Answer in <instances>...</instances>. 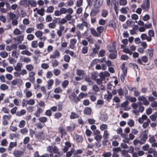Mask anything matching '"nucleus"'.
I'll return each instance as SVG.
<instances>
[{
  "mask_svg": "<svg viewBox=\"0 0 157 157\" xmlns=\"http://www.w3.org/2000/svg\"><path fill=\"white\" fill-rule=\"evenodd\" d=\"M137 99L139 101H143V104L146 106H148L149 105V102L155 101V98L152 96H149L148 97V100L144 95L139 96Z\"/></svg>",
  "mask_w": 157,
  "mask_h": 157,
  "instance_id": "f257e3e1",
  "label": "nucleus"
},
{
  "mask_svg": "<svg viewBox=\"0 0 157 157\" xmlns=\"http://www.w3.org/2000/svg\"><path fill=\"white\" fill-rule=\"evenodd\" d=\"M47 150L48 152L50 153L49 155L50 157H52L53 153L57 154L59 155L60 156L62 155V153H61L59 151V149L57 147L52 146H48L47 148Z\"/></svg>",
  "mask_w": 157,
  "mask_h": 157,
  "instance_id": "f03ea898",
  "label": "nucleus"
},
{
  "mask_svg": "<svg viewBox=\"0 0 157 157\" xmlns=\"http://www.w3.org/2000/svg\"><path fill=\"white\" fill-rule=\"evenodd\" d=\"M60 22H62V23L58 24L59 26V29L57 31V34L59 37L62 36V32L65 29V26H63V25L66 23L67 21L64 18H61Z\"/></svg>",
  "mask_w": 157,
  "mask_h": 157,
  "instance_id": "7ed1b4c3",
  "label": "nucleus"
},
{
  "mask_svg": "<svg viewBox=\"0 0 157 157\" xmlns=\"http://www.w3.org/2000/svg\"><path fill=\"white\" fill-rule=\"evenodd\" d=\"M60 19L61 18L59 17H54L52 22L49 24V28L52 29H55L56 26V24H58L62 23V22H60Z\"/></svg>",
  "mask_w": 157,
  "mask_h": 157,
  "instance_id": "20e7f679",
  "label": "nucleus"
},
{
  "mask_svg": "<svg viewBox=\"0 0 157 157\" xmlns=\"http://www.w3.org/2000/svg\"><path fill=\"white\" fill-rule=\"evenodd\" d=\"M125 63H123L121 67V69L122 70L123 72V74L124 75H122L121 76V81L122 82H124V76H126L127 75V68L125 66Z\"/></svg>",
  "mask_w": 157,
  "mask_h": 157,
  "instance_id": "39448f33",
  "label": "nucleus"
},
{
  "mask_svg": "<svg viewBox=\"0 0 157 157\" xmlns=\"http://www.w3.org/2000/svg\"><path fill=\"white\" fill-rule=\"evenodd\" d=\"M141 7L145 11H147L150 7V3L149 0H145L143 3L141 5Z\"/></svg>",
  "mask_w": 157,
  "mask_h": 157,
  "instance_id": "423d86ee",
  "label": "nucleus"
},
{
  "mask_svg": "<svg viewBox=\"0 0 157 157\" xmlns=\"http://www.w3.org/2000/svg\"><path fill=\"white\" fill-rule=\"evenodd\" d=\"M140 144H143L145 143L146 140L148 138V135L145 132L142 133L140 135Z\"/></svg>",
  "mask_w": 157,
  "mask_h": 157,
  "instance_id": "0eeeda50",
  "label": "nucleus"
},
{
  "mask_svg": "<svg viewBox=\"0 0 157 157\" xmlns=\"http://www.w3.org/2000/svg\"><path fill=\"white\" fill-rule=\"evenodd\" d=\"M69 97L71 101H74L76 103H77L80 101V100H79V98L77 96L74 92L70 94Z\"/></svg>",
  "mask_w": 157,
  "mask_h": 157,
  "instance_id": "6e6552de",
  "label": "nucleus"
},
{
  "mask_svg": "<svg viewBox=\"0 0 157 157\" xmlns=\"http://www.w3.org/2000/svg\"><path fill=\"white\" fill-rule=\"evenodd\" d=\"M11 118V115H5L2 117V124L4 125H6L8 124L9 122L8 120H10Z\"/></svg>",
  "mask_w": 157,
  "mask_h": 157,
  "instance_id": "1a4fd4ad",
  "label": "nucleus"
},
{
  "mask_svg": "<svg viewBox=\"0 0 157 157\" xmlns=\"http://www.w3.org/2000/svg\"><path fill=\"white\" fill-rule=\"evenodd\" d=\"M144 110V107L143 106L138 107V110H132V112L136 116L139 115V112L142 113Z\"/></svg>",
  "mask_w": 157,
  "mask_h": 157,
  "instance_id": "9d476101",
  "label": "nucleus"
},
{
  "mask_svg": "<svg viewBox=\"0 0 157 157\" xmlns=\"http://www.w3.org/2000/svg\"><path fill=\"white\" fill-rule=\"evenodd\" d=\"M58 131L59 133L61 134V138H63V136H65L67 134V131L63 127H59L58 128Z\"/></svg>",
  "mask_w": 157,
  "mask_h": 157,
  "instance_id": "9b49d317",
  "label": "nucleus"
},
{
  "mask_svg": "<svg viewBox=\"0 0 157 157\" xmlns=\"http://www.w3.org/2000/svg\"><path fill=\"white\" fill-rule=\"evenodd\" d=\"M115 42L113 41L112 43V46H107V48L108 51L109 52H115L116 51V45H115Z\"/></svg>",
  "mask_w": 157,
  "mask_h": 157,
  "instance_id": "f8f14e48",
  "label": "nucleus"
},
{
  "mask_svg": "<svg viewBox=\"0 0 157 157\" xmlns=\"http://www.w3.org/2000/svg\"><path fill=\"white\" fill-rule=\"evenodd\" d=\"M23 83V81L22 79L20 78H17L13 80L11 82V84L13 86L18 85L20 86Z\"/></svg>",
  "mask_w": 157,
  "mask_h": 157,
  "instance_id": "ddd939ff",
  "label": "nucleus"
},
{
  "mask_svg": "<svg viewBox=\"0 0 157 157\" xmlns=\"http://www.w3.org/2000/svg\"><path fill=\"white\" fill-rule=\"evenodd\" d=\"M60 56V54L59 51L57 50L56 49L53 52L52 54L50 55V58L51 59H56L59 58Z\"/></svg>",
  "mask_w": 157,
  "mask_h": 157,
  "instance_id": "4468645a",
  "label": "nucleus"
},
{
  "mask_svg": "<svg viewBox=\"0 0 157 157\" xmlns=\"http://www.w3.org/2000/svg\"><path fill=\"white\" fill-rule=\"evenodd\" d=\"M35 75L36 73L33 71H30L29 73V80L33 83L35 81Z\"/></svg>",
  "mask_w": 157,
  "mask_h": 157,
  "instance_id": "2eb2a0df",
  "label": "nucleus"
},
{
  "mask_svg": "<svg viewBox=\"0 0 157 157\" xmlns=\"http://www.w3.org/2000/svg\"><path fill=\"white\" fill-rule=\"evenodd\" d=\"M148 61V58L146 56H142L141 59L138 58L137 60V62L140 65L143 64L142 61L145 63H146Z\"/></svg>",
  "mask_w": 157,
  "mask_h": 157,
  "instance_id": "dca6fc26",
  "label": "nucleus"
},
{
  "mask_svg": "<svg viewBox=\"0 0 157 157\" xmlns=\"http://www.w3.org/2000/svg\"><path fill=\"white\" fill-rule=\"evenodd\" d=\"M74 138L78 143H81L83 141V138L82 135L78 134L77 133L75 134Z\"/></svg>",
  "mask_w": 157,
  "mask_h": 157,
  "instance_id": "f3484780",
  "label": "nucleus"
},
{
  "mask_svg": "<svg viewBox=\"0 0 157 157\" xmlns=\"http://www.w3.org/2000/svg\"><path fill=\"white\" fill-rule=\"evenodd\" d=\"M24 153L23 151L18 150H15L13 152V154L15 157H21Z\"/></svg>",
  "mask_w": 157,
  "mask_h": 157,
  "instance_id": "a211bd4d",
  "label": "nucleus"
},
{
  "mask_svg": "<svg viewBox=\"0 0 157 157\" xmlns=\"http://www.w3.org/2000/svg\"><path fill=\"white\" fill-rule=\"evenodd\" d=\"M76 125L75 124L72 123L70 124V126L66 127V129L68 132H72L75 129Z\"/></svg>",
  "mask_w": 157,
  "mask_h": 157,
  "instance_id": "6ab92c4d",
  "label": "nucleus"
},
{
  "mask_svg": "<svg viewBox=\"0 0 157 157\" xmlns=\"http://www.w3.org/2000/svg\"><path fill=\"white\" fill-rule=\"evenodd\" d=\"M108 94H105L104 95V98L106 101H108L109 102L111 99L112 97V94L109 91H107Z\"/></svg>",
  "mask_w": 157,
  "mask_h": 157,
  "instance_id": "aec40b11",
  "label": "nucleus"
},
{
  "mask_svg": "<svg viewBox=\"0 0 157 157\" xmlns=\"http://www.w3.org/2000/svg\"><path fill=\"white\" fill-rule=\"evenodd\" d=\"M103 0H98L97 2H94V8L98 9L101 7L103 4Z\"/></svg>",
  "mask_w": 157,
  "mask_h": 157,
  "instance_id": "412c9836",
  "label": "nucleus"
},
{
  "mask_svg": "<svg viewBox=\"0 0 157 157\" xmlns=\"http://www.w3.org/2000/svg\"><path fill=\"white\" fill-rule=\"evenodd\" d=\"M77 42V40L76 39L73 38L71 39L70 40V48L72 49H74L75 47V45Z\"/></svg>",
  "mask_w": 157,
  "mask_h": 157,
  "instance_id": "4be33fe9",
  "label": "nucleus"
},
{
  "mask_svg": "<svg viewBox=\"0 0 157 157\" xmlns=\"http://www.w3.org/2000/svg\"><path fill=\"white\" fill-rule=\"evenodd\" d=\"M24 35L17 36L16 38H15L14 40L16 41V42H17L16 41H17V44H21L22 41L24 40Z\"/></svg>",
  "mask_w": 157,
  "mask_h": 157,
  "instance_id": "5701e85b",
  "label": "nucleus"
},
{
  "mask_svg": "<svg viewBox=\"0 0 157 157\" xmlns=\"http://www.w3.org/2000/svg\"><path fill=\"white\" fill-rule=\"evenodd\" d=\"M99 10L98 9H93L90 13V15L91 17L96 16L99 13Z\"/></svg>",
  "mask_w": 157,
  "mask_h": 157,
  "instance_id": "b1692460",
  "label": "nucleus"
},
{
  "mask_svg": "<svg viewBox=\"0 0 157 157\" xmlns=\"http://www.w3.org/2000/svg\"><path fill=\"white\" fill-rule=\"evenodd\" d=\"M148 40L150 41L152 40V37L155 36V33L153 30H150L148 31Z\"/></svg>",
  "mask_w": 157,
  "mask_h": 157,
  "instance_id": "393cba45",
  "label": "nucleus"
},
{
  "mask_svg": "<svg viewBox=\"0 0 157 157\" xmlns=\"http://www.w3.org/2000/svg\"><path fill=\"white\" fill-rule=\"evenodd\" d=\"M17 142H10L8 148V151H11L15 147H17Z\"/></svg>",
  "mask_w": 157,
  "mask_h": 157,
  "instance_id": "a878e982",
  "label": "nucleus"
},
{
  "mask_svg": "<svg viewBox=\"0 0 157 157\" xmlns=\"http://www.w3.org/2000/svg\"><path fill=\"white\" fill-rule=\"evenodd\" d=\"M20 61L21 62H24L28 63L31 62V59L29 58L23 56L20 58Z\"/></svg>",
  "mask_w": 157,
  "mask_h": 157,
  "instance_id": "bb28decb",
  "label": "nucleus"
},
{
  "mask_svg": "<svg viewBox=\"0 0 157 157\" xmlns=\"http://www.w3.org/2000/svg\"><path fill=\"white\" fill-rule=\"evenodd\" d=\"M22 67V64L21 63L18 62L17 63L16 65L14 67V69L16 71H21Z\"/></svg>",
  "mask_w": 157,
  "mask_h": 157,
  "instance_id": "cd10ccee",
  "label": "nucleus"
},
{
  "mask_svg": "<svg viewBox=\"0 0 157 157\" xmlns=\"http://www.w3.org/2000/svg\"><path fill=\"white\" fill-rule=\"evenodd\" d=\"M43 111V109L40 107H37V111L34 113V115L36 117H39L40 115V114L42 113Z\"/></svg>",
  "mask_w": 157,
  "mask_h": 157,
  "instance_id": "c85d7f7f",
  "label": "nucleus"
},
{
  "mask_svg": "<svg viewBox=\"0 0 157 157\" xmlns=\"http://www.w3.org/2000/svg\"><path fill=\"white\" fill-rule=\"evenodd\" d=\"M20 4L21 5L23 6L25 8L29 6V2L27 0L21 1L20 2Z\"/></svg>",
  "mask_w": 157,
  "mask_h": 157,
  "instance_id": "c756f323",
  "label": "nucleus"
},
{
  "mask_svg": "<svg viewBox=\"0 0 157 157\" xmlns=\"http://www.w3.org/2000/svg\"><path fill=\"white\" fill-rule=\"evenodd\" d=\"M91 34L94 36L95 37H99V35L96 32L95 29L92 28L90 29Z\"/></svg>",
  "mask_w": 157,
  "mask_h": 157,
  "instance_id": "7c9ffc66",
  "label": "nucleus"
},
{
  "mask_svg": "<svg viewBox=\"0 0 157 157\" xmlns=\"http://www.w3.org/2000/svg\"><path fill=\"white\" fill-rule=\"evenodd\" d=\"M79 116V115L78 114L74 112H71L70 117L71 119H74L75 118H78Z\"/></svg>",
  "mask_w": 157,
  "mask_h": 157,
  "instance_id": "2f4dec72",
  "label": "nucleus"
},
{
  "mask_svg": "<svg viewBox=\"0 0 157 157\" xmlns=\"http://www.w3.org/2000/svg\"><path fill=\"white\" fill-rule=\"evenodd\" d=\"M84 113L86 115H91V109L88 107L84 109Z\"/></svg>",
  "mask_w": 157,
  "mask_h": 157,
  "instance_id": "473e14b6",
  "label": "nucleus"
},
{
  "mask_svg": "<svg viewBox=\"0 0 157 157\" xmlns=\"http://www.w3.org/2000/svg\"><path fill=\"white\" fill-rule=\"evenodd\" d=\"M76 74L78 75L79 76H83L84 75L85 73L84 71L83 70L77 69L76 71Z\"/></svg>",
  "mask_w": 157,
  "mask_h": 157,
  "instance_id": "72a5a7b5",
  "label": "nucleus"
},
{
  "mask_svg": "<svg viewBox=\"0 0 157 157\" xmlns=\"http://www.w3.org/2000/svg\"><path fill=\"white\" fill-rule=\"evenodd\" d=\"M26 113V111L25 109H22L20 111H17L16 113V115L17 116H21L24 114Z\"/></svg>",
  "mask_w": 157,
  "mask_h": 157,
  "instance_id": "f704fd0d",
  "label": "nucleus"
},
{
  "mask_svg": "<svg viewBox=\"0 0 157 157\" xmlns=\"http://www.w3.org/2000/svg\"><path fill=\"white\" fill-rule=\"evenodd\" d=\"M75 152V150L73 148H72L70 151L67 152L66 153L67 157H71L72 154H74Z\"/></svg>",
  "mask_w": 157,
  "mask_h": 157,
  "instance_id": "c9c22d12",
  "label": "nucleus"
},
{
  "mask_svg": "<svg viewBox=\"0 0 157 157\" xmlns=\"http://www.w3.org/2000/svg\"><path fill=\"white\" fill-rule=\"evenodd\" d=\"M108 118L107 114H104L101 115L100 119L102 121H106Z\"/></svg>",
  "mask_w": 157,
  "mask_h": 157,
  "instance_id": "e433bc0d",
  "label": "nucleus"
},
{
  "mask_svg": "<svg viewBox=\"0 0 157 157\" xmlns=\"http://www.w3.org/2000/svg\"><path fill=\"white\" fill-rule=\"evenodd\" d=\"M121 108L122 109L126 110H127L128 109V100H126V101L123 102L121 104Z\"/></svg>",
  "mask_w": 157,
  "mask_h": 157,
  "instance_id": "4c0bfd02",
  "label": "nucleus"
},
{
  "mask_svg": "<svg viewBox=\"0 0 157 157\" xmlns=\"http://www.w3.org/2000/svg\"><path fill=\"white\" fill-rule=\"evenodd\" d=\"M20 135L17 133H11L9 135V138L11 140H12L14 138H18L20 136Z\"/></svg>",
  "mask_w": 157,
  "mask_h": 157,
  "instance_id": "58836bf2",
  "label": "nucleus"
},
{
  "mask_svg": "<svg viewBox=\"0 0 157 157\" xmlns=\"http://www.w3.org/2000/svg\"><path fill=\"white\" fill-rule=\"evenodd\" d=\"M104 30L103 27L102 26H99L97 27V30L98 32V33L99 35L100 36L101 34L103 32Z\"/></svg>",
  "mask_w": 157,
  "mask_h": 157,
  "instance_id": "ea45409f",
  "label": "nucleus"
},
{
  "mask_svg": "<svg viewBox=\"0 0 157 157\" xmlns=\"http://www.w3.org/2000/svg\"><path fill=\"white\" fill-rule=\"evenodd\" d=\"M96 93H91V95L89 96L90 100L92 101H95L97 99V98L95 95Z\"/></svg>",
  "mask_w": 157,
  "mask_h": 157,
  "instance_id": "a19ab883",
  "label": "nucleus"
},
{
  "mask_svg": "<svg viewBox=\"0 0 157 157\" xmlns=\"http://www.w3.org/2000/svg\"><path fill=\"white\" fill-rule=\"evenodd\" d=\"M117 51H115L112 53L109 54V57L111 59H114L117 57Z\"/></svg>",
  "mask_w": 157,
  "mask_h": 157,
  "instance_id": "79ce46f5",
  "label": "nucleus"
},
{
  "mask_svg": "<svg viewBox=\"0 0 157 157\" xmlns=\"http://www.w3.org/2000/svg\"><path fill=\"white\" fill-rule=\"evenodd\" d=\"M150 118L152 121H155L157 118V112L153 113L151 115L150 117Z\"/></svg>",
  "mask_w": 157,
  "mask_h": 157,
  "instance_id": "37998d69",
  "label": "nucleus"
},
{
  "mask_svg": "<svg viewBox=\"0 0 157 157\" xmlns=\"http://www.w3.org/2000/svg\"><path fill=\"white\" fill-rule=\"evenodd\" d=\"M54 7L52 6H50L47 7L46 12L48 13H52L54 10Z\"/></svg>",
  "mask_w": 157,
  "mask_h": 157,
  "instance_id": "c03bdc74",
  "label": "nucleus"
},
{
  "mask_svg": "<svg viewBox=\"0 0 157 157\" xmlns=\"http://www.w3.org/2000/svg\"><path fill=\"white\" fill-rule=\"evenodd\" d=\"M45 10L43 8H41L40 9L37 10V13L41 16H43L44 15Z\"/></svg>",
  "mask_w": 157,
  "mask_h": 157,
  "instance_id": "a18cd8bd",
  "label": "nucleus"
},
{
  "mask_svg": "<svg viewBox=\"0 0 157 157\" xmlns=\"http://www.w3.org/2000/svg\"><path fill=\"white\" fill-rule=\"evenodd\" d=\"M121 137L124 139L123 141L125 143H128V137H127L126 134L124 133H122L121 134Z\"/></svg>",
  "mask_w": 157,
  "mask_h": 157,
  "instance_id": "49530a36",
  "label": "nucleus"
},
{
  "mask_svg": "<svg viewBox=\"0 0 157 157\" xmlns=\"http://www.w3.org/2000/svg\"><path fill=\"white\" fill-rule=\"evenodd\" d=\"M26 69L29 72L32 71L34 69L33 66L31 64L26 65Z\"/></svg>",
  "mask_w": 157,
  "mask_h": 157,
  "instance_id": "de8ad7c7",
  "label": "nucleus"
},
{
  "mask_svg": "<svg viewBox=\"0 0 157 157\" xmlns=\"http://www.w3.org/2000/svg\"><path fill=\"white\" fill-rule=\"evenodd\" d=\"M151 122L150 120L149 119H147V121L144 122L143 125V127L144 128H147Z\"/></svg>",
  "mask_w": 157,
  "mask_h": 157,
  "instance_id": "09e8293b",
  "label": "nucleus"
},
{
  "mask_svg": "<svg viewBox=\"0 0 157 157\" xmlns=\"http://www.w3.org/2000/svg\"><path fill=\"white\" fill-rule=\"evenodd\" d=\"M140 38L142 39V40H147L148 42H150V40H148V36L147 34L145 33H143L141 34L140 36Z\"/></svg>",
  "mask_w": 157,
  "mask_h": 157,
  "instance_id": "8fccbe9b",
  "label": "nucleus"
},
{
  "mask_svg": "<svg viewBox=\"0 0 157 157\" xmlns=\"http://www.w3.org/2000/svg\"><path fill=\"white\" fill-rule=\"evenodd\" d=\"M109 27L113 28L115 30L116 29V26L115 23L113 21H110L109 22Z\"/></svg>",
  "mask_w": 157,
  "mask_h": 157,
  "instance_id": "3c124183",
  "label": "nucleus"
},
{
  "mask_svg": "<svg viewBox=\"0 0 157 157\" xmlns=\"http://www.w3.org/2000/svg\"><path fill=\"white\" fill-rule=\"evenodd\" d=\"M35 35L37 38H40L43 35V33L42 31H38L35 33Z\"/></svg>",
  "mask_w": 157,
  "mask_h": 157,
  "instance_id": "603ef678",
  "label": "nucleus"
},
{
  "mask_svg": "<svg viewBox=\"0 0 157 157\" xmlns=\"http://www.w3.org/2000/svg\"><path fill=\"white\" fill-rule=\"evenodd\" d=\"M148 51L149 57L150 58L152 57L153 56L154 49L151 48L150 49H148L147 50Z\"/></svg>",
  "mask_w": 157,
  "mask_h": 157,
  "instance_id": "864d4df0",
  "label": "nucleus"
},
{
  "mask_svg": "<svg viewBox=\"0 0 157 157\" xmlns=\"http://www.w3.org/2000/svg\"><path fill=\"white\" fill-rule=\"evenodd\" d=\"M31 46L34 48L37 47L38 46V43L37 40H33L31 42Z\"/></svg>",
  "mask_w": 157,
  "mask_h": 157,
  "instance_id": "5fc2aeb1",
  "label": "nucleus"
},
{
  "mask_svg": "<svg viewBox=\"0 0 157 157\" xmlns=\"http://www.w3.org/2000/svg\"><path fill=\"white\" fill-rule=\"evenodd\" d=\"M109 134L108 133V131L107 130H105L104 131V133L103 135V137L104 139H108L109 138Z\"/></svg>",
  "mask_w": 157,
  "mask_h": 157,
  "instance_id": "6e6d98bb",
  "label": "nucleus"
},
{
  "mask_svg": "<svg viewBox=\"0 0 157 157\" xmlns=\"http://www.w3.org/2000/svg\"><path fill=\"white\" fill-rule=\"evenodd\" d=\"M150 107L154 108L153 109H156L157 107V102L155 101L152 102L151 103Z\"/></svg>",
  "mask_w": 157,
  "mask_h": 157,
  "instance_id": "4d7b16f0",
  "label": "nucleus"
},
{
  "mask_svg": "<svg viewBox=\"0 0 157 157\" xmlns=\"http://www.w3.org/2000/svg\"><path fill=\"white\" fill-rule=\"evenodd\" d=\"M8 88V86L6 84H3L1 85L0 89L2 90H6Z\"/></svg>",
  "mask_w": 157,
  "mask_h": 157,
  "instance_id": "13d9d810",
  "label": "nucleus"
},
{
  "mask_svg": "<svg viewBox=\"0 0 157 157\" xmlns=\"http://www.w3.org/2000/svg\"><path fill=\"white\" fill-rule=\"evenodd\" d=\"M25 125V122L24 120L21 121L19 123L18 126L20 128H23Z\"/></svg>",
  "mask_w": 157,
  "mask_h": 157,
  "instance_id": "bf43d9fd",
  "label": "nucleus"
},
{
  "mask_svg": "<svg viewBox=\"0 0 157 157\" xmlns=\"http://www.w3.org/2000/svg\"><path fill=\"white\" fill-rule=\"evenodd\" d=\"M34 36L32 34H28L27 36V39L29 40V41L33 40L34 39Z\"/></svg>",
  "mask_w": 157,
  "mask_h": 157,
  "instance_id": "052dcab7",
  "label": "nucleus"
},
{
  "mask_svg": "<svg viewBox=\"0 0 157 157\" xmlns=\"http://www.w3.org/2000/svg\"><path fill=\"white\" fill-rule=\"evenodd\" d=\"M8 144V142L7 141L6 139H3L1 143V145L2 146H6Z\"/></svg>",
  "mask_w": 157,
  "mask_h": 157,
  "instance_id": "680f3d73",
  "label": "nucleus"
},
{
  "mask_svg": "<svg viewBox=\"0 0 157 157\" xmlns=\"http://www.w3.org/2000/svg\"><path fill=\"white\" fill-rule=\"evenodd\" d=\"M108 11L105 10H103L101 13V16L104 17H106L108 15Z\"/></svg>",
  "mask_w": 157,
  "mask_h": 157,
  "instance_id": "e2e57ef3",
  "label": "nucleus"
},
{
  "mask_svg": "<svg viewBox=\"0 0 157 157\" xmlns=\"http://www.w3.org/2000/svg\"><path fill=\"white\" fill-rule=\"evenodd\" d=\"M69 82L67 80H64L62 83V86L63 88H66L68 85Z\"/></svg>",
  "mask_w": 157,
  "mask_h": 157,
  "instance_id": "0e129e2a",
  "label": "nucleus"
},
{
  "mask_svg": "<svg viewBox=\"0 0 157 157\" xmlns=\"http://www.w3.org/2000/svg\"><path fill=\"white\" fill-rule=\"evenodd\" d=\"M38 120L40 122L44 123L47 121V118L46 117H43L39 118Z\"/></svg>",
  "mask_w": 157,
  "mask_h": 157,
  "instance_id": "69168bd1",
  "label": "nucleus"
},
{
  "mask_svg": "<svg viewBox=\"0 0 157 157\" xmlns=\"http://www.w3.org/2000/svg\"><path fill=\"white\" fill-rule=\"evenodd\" d=\"M21 31L17 28L15 29L13 31V33L15 35H20L21 34Z\"/></svg>",
  "mask_w": 157,
  "mask_h": 157,
  "instance_id": "338daca9",
  "label": "nucleus"
},
{
  "mask_svg": "<svg viewBox=\"0 0 157 157\" xmlns=\"http://www.w3.org/2000/svg\"><path fill=\"white\" fill-rule=\"evenodd\" d=\"M112 155V153L110 152H105L102 155L104 157H110Z\"/></svg>",
  "mask_w": 157,
  "mask_h": 157,
  "instance_id": "774afa93",
  "label": "nucleus"
}]
</instances>
